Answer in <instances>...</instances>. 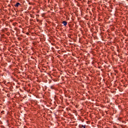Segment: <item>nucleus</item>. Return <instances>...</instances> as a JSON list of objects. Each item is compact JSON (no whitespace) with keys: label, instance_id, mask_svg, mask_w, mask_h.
<instances>
[{"label":"nucleus","instance_id":"obj_3","mask_svg":"<svg viewBox=\"0 0 128 128\" xmlns=\"http://www.w3.org/2000/svg\"><path fill=\"white\" fill-rule=\"evenodd\" d=\"M62 80H64V77H62Z\"/></svg>","mask_w":128,"mask_h":128},{"label":"nucleus","instance_id":"obj_5","mask_svg":"<svg viewBox=\"0 0 128 128\" xmlns=\"http://www.w3.org/2000/svg\"><path fill=\"white\" fill-rule=\"evenodd\" d=\"M66 110H67V111L68 110V108H66Z\"/></svg>","mask_w":128,"mask_h":128},{"label":"nucleus","instance_id":"obj_7","mask_svg":"<svg viewBox=\"0 0 128 128\" xmlns=\"http://www.w3.org/2000/svg\"><path fill=\"white\" fill-rule=\"evenodd\" d=\"M64 56H65V58H66V56H68L67 55H64Z\"/></svg>","mask_w":128,"mask_h":128},{"label":"nucleus","instance_id":"obj_6","mask_svg":"<svg viewBox=\"0 0 128 128\" xmlns=\"http://www.w3.org/2000/svg\"><path fill=\"white\" fill-rule=\"evenodd\" d=\"M62 24H64V21H63V22H62Z\"/></svg>","mask_w":128,"mask_h":128},{"label":"nucleus","instance_id":"obj_4","mask_svg":"<svg viewBox=\"0 0 128 128\" xmlns=\"http://www.w3.org/2000/svg\"><path fill=\"white\" fill-rule=\"evenodd\" d=\"M82 128H86V126L84 125H82Z\"/></svg>","mask_w":128,"mask_h":128},{"label":"nucleus","instance_id":"obj_8","mask_svg":"<svg viewBox=\"0 0 128 128\" xmlns=\"http://www.w3.org/2000/svg\"><path fill=\"white\" fill-rule=\"evenodd\" d=\"M64 93L66 94V91H65Z\"/></svg>","mask_w":128,"mask_h":128},{"label":"nucleus","instance_id":"obj_1","mask_svg":"<svg viewBox=\"0 0 128 128\" xmlns=\"http://www.w3.org/2000/svg\"><path fill=\"white\" fill-rule=\"evenodd\" d=\"M18 6H20V2H17L15 5L14 6L15 8H18Z\"/></svg>","mask_w":128,"mask_h":128},{"label":"nucleus","instance_id":"obj_2","mask_svg":"<svg viewBox=\"0 0 128 128\" xmlns=\"http://www.w3.org/2000/svg\"><path fill=\"white\" fill-rule=\"evenodd\" d=\"M66 24H68V22H64V26H66Z\"/></svg>","mask_w":128,"mask_h":128}]
</instances>
